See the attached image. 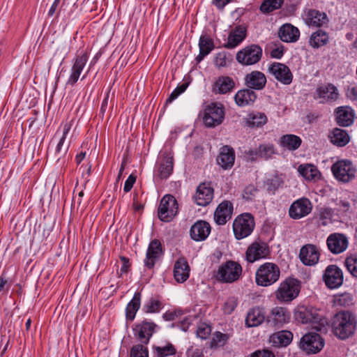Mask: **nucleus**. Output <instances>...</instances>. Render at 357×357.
<instances>
[{
    "instance_id": "f257e3e1",
    "label": "nucleus",
    "mask_w": 357,
    "mask_h": 357,
    "mask_svg": "<svg viewBox=\"0 0 357 357\" xmlns=\"http://www.w3.org/2000/svg\"><path fill=\"white\" fill-rule=\"evenodd\" d=\"M329 326L335 337L340 340H345L355 335L357 317L349 310H341L331 317Z\"/></svg>"
},
{
    "instance_id": "f03ea898",
    "label": "nucleus",
    "mask_w": 357,
    "mask_h": 357,
    "mask_svg": "<svg viewBox=\"0 0 357 357\" xmlns=\"http://www.w3.org/2000/svg\"><path fill=\"white\" fill-rule=\"evenodd\" d=\"M293 317L297 324H318L314 326L317 331H321L322 328L326 330V319L319 314L318 309L311 305L298 304L294 309Z\"/></svg>"
},
{
    "instance_id": "7ed1b4c3",
    "label": "nucleus",
    "mask_w": 357,
    "mask_h": 357,
    "mask_svg": "<svg viewBox=\"0 0 357 357\" xmlns=\"http://www.w3.org/2000/svg\"><path fill=\"white\" fill-rule=\"evenodd\" d=\"M242 275V266L238 261L231 259L222 263L217 270L213 272V278L223 284L236 282L241 278Z\"/></svg>"
},
{
    "instance_id": "20e7f679",
    "label": "nucleus",
    "mask_w": 357,
    "mask_h": 357,
    "mask_svg": "<svg viewBox=\"0 0 357 357\" xmlns=\"http://www.w3.org/2000/svg\"><path fill=\"white\" fill-rule=\"evenodd\" d=\"M301 282L294 277H287L282 281L275 291V297L280 303H290L299 295Z\"/></svg>"
},
{
    "instance_id": "39448f33",
    "label": "nucleus",
    "mask_w": 357,
    "mask_h": 357,
    "mask_svg": "<svg viewBox=\"0 0 357 357\" xmlns=\"http://www.w3.org/2000/svg\"><path fill=\"white\" fill-rule=\"evenodd\" d=\"M280 269L273 262H265L256 271L255 282L258 286L268 287L275 283L280 278Z\"/></svg>"
},
{
    "instance_id": "423d86ee",
    "label": "nucleus",
    "mask_w": 357,
    "mask_h": 357,
    "mask_svg": "<svg viewBox=\"0 0 357 357\" xmlns=\"http://www.w3.org/2000/svg\"><path fill=\"white\" fill-rule=\"evenodd\" d=\"M233 231L237 240H241L250 236L255 227V221L250 213H243L237 215L233 222Z\"/></svg>"
},
{
    "instance_id": "0eeeda50",
    "label": "nucleus",
    "mask_w": 357,
    "mask_h": 357,
    "mask_svg": "<svg viewBox=\"0 0 357 357\" xmlns=\"http://www.w3.org/2000/svg\"><path fill=\"white\" fill-rule=\"evenodd\" d=\"M262 56V47L258 44H250L236 53V59L242 66H252L257 63Z\"/></svg>"
},
{
    "instance_id": "6e6552de",
    "label": "nucleus",
    "mask_w": 357,
    "mask_h": 357,
    "mask_svg": "<svg viewBox=\"0 0 357 357\" xmlns=\"http://www.w3.org/2000/svg\"><path fill=\"white\" fill-rule=\"evenodd\" d=\"M178 210V205L176 198L172 195H166L160 200L158 217L162 222H169L176 215Z\"/></svg>"
},
{
    "instance_id": "1a4fd4ad",
    "label": "nucleus",
    "mask_w": 357,
    "mask_h": 357,
    "mask_svg": "<svg viewBox=\"0 0 357 357\" xmlns=\"http://www.w3.org/2000/svg\"><path fill=\"white\" fill-rule=\"evenodd\" d=\"M225 118V109L222 104L211 102L206 107L202 117L204 126L215 128L220 125Z\"/></svg>"
},
{
    "instance_id": "9d476101",
    "label": "nucleus",
    "mask_w": 357,
    "mask_h": 357,
    "mask_svg": "<svg viewBox=\"0 0 357 357\" xmlns=\"http://www.w3.org/2000/svg\"><path fill=\"white\" fill-rule=\"evenodd\" d=\"M271 253V248L268 243L258 238L248 247L245 254V260L248 263H254L262 259L269 258Z\"/></svg>"
},
{
    "instance_id": "9b49d317",
    "label": "nucleus",
    "mask_w": 357,
    "mask_h": 357,
    "mask_svg": "<svg viewBox=\"0 0 357 357\" xmlns=\"http://www.w3.org/2000/svg\"><path fill=\"white\" fill-rule=\"evenodd\" d=\"M325 344L324 339L319 333H305L300 340L298 346L307 354L319 353Z\"/></svg>"
},
{
    "instance_id": "f8f14e48",
    "label": "nucleus",
    "mask_w": 357,
    "mask_h": 357,
    "mask_svg": "<svg viewBox=\"0 0 357 357\" xmlns=\"http://www.w3.org/2000/svg\"><path fill=\"white\" fill-rule=\"evenodd\" d=\"M291 320V312L286 307L276 306L266 316V324L275 328H282Z\"/></svg>"
},
{
    "instance_id": "ddd939ff",
    "label": "nucleus",
    "mask_w": 357,
    "mask_h": 357,
    "mask_svg": "<svg viewBox=\"0 0 357 357\" xmlns=\"http://www.w3.org/2000/svg\"><path fill=\"white\" fill-rule=\"evenodd\" d=\"M331 170L336 179L344 183H347L355 177L356 169L349 160L335 162Z\"/></svg>"
},
{
    "instance_id": "4468645a",
    "label": "nucleus",
    "mask_w": 357,
    "mask_h": 357,
    "mask_svg": "<svg viewBox=\"0 0 357 357\" xmlns=\"http://www.w3.org/2000/svg\"><path fill=\"white\" fill-rule=\"evenodd\" d=\"M89 57L87 50H84L76 54L73 59V63L71 68L70 76L66 82V85L73 86L78 81L79 76L86 64Z\"/></svg>"
},
{
    "instance_id": "2eb2a0df",
    "label": "nucleus",
    "mask_w": 357,
    "mask_h": 357,
    "mask_svg": "<svg viewBox=\"0 0 357 357\" xmlns=\"http://www.w3.org/2000/svg\"><path fill=\"white\" fill-rule=\"evenodd\" d=\"M158 326L153 321L144 319L132 327L135 337L143 344H148Z\"/></svg>"
},
{
    "instance_id": "dca6fc26",
    "label": "nucleus",
    "mask_w": 357,
    "mask_h": 357,
    "mask_svg": "<svg viewBox=\"0 0 357 357\" xmlns=\"http://www.w3.org/2000/svg\"><path fill=\"white\" fill-rule=\"evenodd\" d=\"M214 197V189L211 182H202L199 183L193 195L195 203L200 206H206L212 201Z\"/></svg>"
},
{
    "instance_id": "f3484780",
    "label": "nucleus",
    "mask_w": 357,
    "mask_h": 357,
    "mask_svg": "<svg viewBox=\"0 0 357 357\" xmlns=\"http://www.w3.org/2000/svg\"><path fill=\"white\" fill-rule=\"evenodd\" d=\"M326 286L329 289H336L343 283L342 271L335 264L328 266L323 275Z\"/></svg>"
},
{
    "instance_id": "a211bd4d",
    "label": "nucleus",
    "mask_w": 357,
    "mask_h": 357,
    "mask_svg": "<svg viewBox=\"0 0 357 357\" xmlns=\"http://www.w3.org/2000/svg\"><path fill=\"white\" fill-rule=\"evenodd\" d=\"M312 209V205L308 198L302 197L294 201L289 207V215L298 220L310 214Z\"/></svg>"
},
{
    "instance_id": "6ab92c4d",
    "label": "nucleus",
    "mask_w": 357,
    "mask_h": 357,
    "mask_svg": "<svg viewBox=\"0 0 357 357\" xmlns=\"http://www.w3.org/2000/svg\"><path fill=\"white\" fill-rule=\"evenodd\" d=\"M326 244L331 252L337 255L347 250L349 241L347 236L344 234L333 233L328 236Z\"/></svg>"
},
{
    "instance_id": "aec40b11",
    "label": "nucleus",
    "mask_w": 357,
    "mask_h": 357,
    "mask_svg": "<svg viewBox=\"0 0 357 357\" xmlns=\"http://www.w3.org/2000/svg\"><path fill=\"white\" fill-rule=\"evenodd\" d=\"M298 257L304 265L312 266L318 263L320 252L315 245L308 243L301 247Z\"/></svg>"
},
{
    "instance_id": "412c9836",
    "label": "nucleus",
    "mask_w": 357,
    "mask_h": 357,
    "mask_svg": "<svg viewBox=\"0 0 357 357\" xmlns=\"http://www.w3.org/2000/svg\"><path fill=\"white\" fill-rule=\"evenodd\" d=\"M268 71L278 81L284 85H289L292 82L293 74L289 68L284 63L274 62L269 66Z\"/></svg>"
},
{
    "instance_id": "4be33fe9",
    "label": "nucleus",
    "mask_w": 357,
    "mask_h": 357,
    "mask_svg": "<svg viewBox=\"0 0 357 357\" xmlns=\"http://www.w3.org/2000/svg\"><path fill=\"white\" fill-rule=\"evenodd\" d=\"M248 36V26L245 24L236 26L229 33L227 42L223 45L227 49H233L239 45Z\"/></svg>"
},
{
    "instance_id": "5701e85b",
    "label": "nucleus",
    "mask_w": 357,
    "mask_h": 357,
    "mask_svg": "<svg viewBox=\"0 0 357 357\" xmlns=\"http://www.w3.org/2000/svg\"><path fill=\"white\" fill-rule=\"evenodd\" d=\"M162 254L163 250L160 241L158 239L152 240L146 251L144 266L149 269L153 268L155 261Z\"/></svg>"
},
{
    "instance_id": "b1692460",
    "label": "nucleus",
    "mask_w": 357,
    "mask_h": 357,
    "mask_svg": "<svg viewBox=\"0 0 357 357\" xmlns=\"http://www.w3.org/2000/svg\"><path fill=\"white\" fill-rule=\"evenodd\" d=\"M233 211L234 206L230 201L224 200L220 203L214 212V220L216 224L225 225L231 218Z\"/></svg>"
},
{
    "instance_id": "393cba45",
    "label": "nucleus",
    "mask_w": 357,
    "mask_h": 357,
    "mask_svg": "<svg viewBox=\"0 0 357 357\" xmlns=\"http://www.w3.org/2000/svg\"><path fill=\"white\" fill-rule=\"evenodd\" d=\"M264 307L255 306L250 308L247 312L245 324L248 328L260 326L266 319Z\"/></svg>"
},
{
    "instance_id": "a878e982",
    "label": "nucleus",
    "mask_w": 357,
    "mask_h": 357,
    "mask_svg": "<svg viewBox=\"0 0 357 357\" xmlns=\"http://www.w3.org/2000/svg\"><path fill=\"white\" fill-rule=\"evenodd\" d=\"M211 231L210 224L206 220H197L190 229V238L195 241L206 240Z\"/></svg>"
},
{
    "instance_id": "bb28decb",
    "label": "nucleus",
    "mask_w": 357,
    "mask_h": 357,
    "mask_svg": "<svg viewBox=\"0 0 357 357\" xmlns=\"http://www.w3.org/2000/svg\"><path fill=\"white\" fill-rule=\"evenodd\" d=\"M245 84L252 90H262L266 86V77L261 71L253 70L245 77Z\"/></svg>"
},
{
    "instance_id": "cd10ccee",
    "label": "nucleus",
    "mask_w": 357,
    "mask_h": 357,
    "mask_svg": "<svg viewBox=\"0 0 357 357\" xmlns=\"http://www.w3.org/2000/svg\"><path fill=\"white\" fill-rule=\"evenodd\" d=\"M190 268L187 259L183 257H179L174 263V278L178 283L185 282L190 277Z\"/></svg>"
},
{
    "instance_id": "c85d7f7f",
    "label": "nucleus",
    "mask_w": 357,
    "mask_h": 357,
    "mask_svg": "<svg viewBox=\"0 0 357 357\" xmlns=\"http://www.w3.org/2000/svg\"><path fill=\"white\" fill-rule=\"evenodd\" d=\"M335 122L341 127H347L354 123V114L349 107H339L334 112Z\"/></svg>"
},
{
    "instance_id": "c756f323",
    "label": "nucleus",
    "mask_w": 357,
    "mask_h": 357,
    "mask_svg": "<svg viewBox=\"0 0 357 357\" xmlns=\"http://www.w3.org/2000/svg\"><path fill=\"white\" fill-rule=\"evenodd\" d=\"M234 160L235 151L234 149L228 145L223 146L217 157L218 164L223 169H227L233 167Z\"/></svg>"
},
{
    "instance_id": "7c9ffc66",
    "label": "nucleus",
    "mask_w": 357,
    "mask_h": 357,
    "mask_svg": "<svg viewBox=\"0 0 357 357\" xmlns=\"http://www.w3.org/2000/svg\"><path fill=\"white\" fill-rule=\"evenodd\" d=\"M198 45L199 53L195 57L197 63H199L215 48L213 40L208 33L201 35Z\"/></svg>"
},
{
    "instance_id": "2f4dec72",
    "label": "nucleus",
    "mask_w": 357,
    "mask_h": 357,
    "mask_svg": "<svg viewBox=\"0 0 357 357\" xmlns=\"http://www.w3.org/2000/svg\"><path fill=\"white\" fill-rule=\"evenodd\" d=\"M278 36L280 39L284 43H295L299 39L300 31L291 24L287 23L280 26Z\"/></svg>"
},
{
    "instance_id": "473e14b6",
    "label": "nucleus",
    "mask_w": 357,
    "mask_h": 357,
    "mask_svg": "<svg viewBox=\"0 0 357 357\" xmlns=\"http://www.w3.org/2000/svg\"><path fill=\"white\" fill-rule=\"evenodd\" d=\"M235 87V82L229 76H220L213 86V92L215 94H225L231 91Z\"/></svg>"
},
{
    "instance_id": "72a5a7b5",
    "label": "nucleus",
    "mask_w": 357,
    "mask_h": 357,
    "mask_svg": "<svg viewBox=\"0 0 357 357\" xmlns=\"http://www.w3.org/2000/svg\"><path fill=\"white\" fill-rule=\"evenodd\" d=\"M256 93L250 88L239 90L234 96L236 104L239 107L252 105L257 99Z\"/></svg>"
},
{
    "instance_id": "f704fd0d",
    "label": "nucleus",
    "mask_w": 357,
    "mask_h": 357,
    "mask_svg": "<svg viewBox=\"0 0 357 357\" xmlns=\"http://www.w3.org/2000/svg\"><path fill=\"white\" fill-rule=\"evenodd\" d=\"M302 144L301 138L294 134H286L280 137L279 139L280 146L284 150L294 151L297 150Z\"/></svg>"
},
{
    "instance_id": "c9c22d12",
    "label": "nucleus",
    "mask_w": 357,
    "mask_h": 357,
    "mask_svg": "<svg viewBox=\"0 0 357 357\" xmlns=\"http://www.w3.org/2000/svg\"><path fill=\"white\" fill-rule=\"evenodd\" d=\"M174 158L168 153H164L158 166V176L161 179H167L172 173Z\"/></svg>"
},
{
    "instance_id": "e433bc0d",
    "label": "nucleus",
    "mask_w": 357,
    "mask_h": 357,
    "mask_svg": "<svg viewBox=\"0 0 357 357\" xmlns=\"http://www.w3.org/2000/svg\"><path fill=\"white\" fill-rule=\"evenodd\" d=\"M328 137L331 142L338 147L345 146L350 141L347 131L338 128H333Z\"/></svg>"
},
{
    "instance_id": "4c0bfd02",
    "label": "nucleus",
    "mask_w": 357,
    "mask_h": 357,
    "mask_svg": "<svg viewBox=\"0 0 357 357\" xmlns=\"http://www.w3.org/2000/svg\"><path fill=\"white\" fill-rule=\"evenodd\" d=\"M142 294L136 291L132 299L127 304L126 307V319L127 322L131 323L135 318L136 314L141 305Z\"/></svg>"
},
{
    "instance_id": "58836bf2",
    "label": "nucleus",
    "mask_w": 357,
    "mask_h": 357,
    "mask_svg": "<svg viewBox=\"0 0 357 357\" xmlns=\"http://www.w3.org/2000/svg\"><path fill=\"white\" fill-rule=\"evenodd\" d=\"M293 340V333L289 331H280L270 337V342L276 347H285Z\"/></svg>"
},
{
    "instance_id": "ea45409f",
    "label": "nucleus",
    "mask_w": 357,
    "mask_h": 357,
    "mask_svg": "<svg viewBox=\"0 0 357 357\" xmlns=\"http://www.w3.org/2000/svg\"><path fill=\"white\" fill-rule=\"evenodd\" d=\"M318 98L324 99L326 101H334L338 98L337 88L331 83L326 85L319 86L316 89Z\"/></svg>"
},
{
    "instance_id": "a19ab883",
    "label": "nucleus",
    "mask_w": 357,
    "mask_h": 357,
    "mask_svg": "<svg viewBox=\"0 0 357 357\" xmlns=\"http://www.w3.org/2000/svg\"><path fill=\"white\" fill-rule=\"evenodd\" d=\"M327 22L326 14L318 10L310 9L306 14V22L310 25L320 27Z\"/></svg>"
},
{
    "instance_id": "79ce46f5",
    "label": "nucleus",
    "mask_w": 357,
    "mask_h": 357,
    "mask_svg": "<svg viewBox=\"0 0 357 357\" xmlns=\"http://www.w3.org/2000/svg\"><path fill=\"white\" fill-rule=\"evenodd\" d=\"M268 121L266 115L262 112L249 113L245 119V125L250 128H258L262 127Z\"/></svg>"
},
{
    "instance_id": "37998d69",
    "label": "nucleus",
    "mask_w": 357,
    "mask_h": 357,
    "mask_svg": "<svg viewBox=\"0 0 357 357\" xmlns=\"http://www.w3.org/2000/svg\"><path fill=\"white\" fill-rule=\"evenodd\" d=\"M328 42L329 35L326 31L322 29H318L313 32L309 40L310 45L314 49L324 46L327 45Z\"/></svg>"
},
{
    "instance_id": "c03bdc74",
    "label": "nucleus",
    "mask_w": 357,
    "mask_h": 357,
    "mask_svg": "<svg viewBox=\"0 0 357 357\" xmlns=\"http://www.w3.org/2000/svg\"><path fill=\"white\" fill-rule=\"evenodd\" d=\"M298 171L303 177L308 181L316 180L320 176L319 171L312 165H301Z\"/></svg>"
},
{
    "instance_id": "a18cd8bd",
    "label": "nucleus",
    "mask_w": 357,
    "mask_h": 357,
    "mask_svg": "<svg viewBox=\"0 0 357 357\" xmlns=\"http://www.w3.org/2000/svg\"><path fill=\"white\" fill-rule=\"evenodd\" d=\"M163 307L159 296H151L144 305L143 310L146 313H158Z\"/></svg>"
},
{
    "instance_id": "49530a36",
    "label": "nucleus",
    "mask_w": 357,
    "mask_h": 357,
    "mask_svg": "<svg viewBox=\"0 0 357 357\" xmlns=\"http://www.w3.org/2000/svg\"><path fill=\"white\" fill-rule=\"evenodd\" d=\"M230 338L228 333H222L220 331H215L210 341L209 347L211 349H215L219 347H223L226 345Z\"/></svg>"
},
{
    "instance_id": "de8ad7c7",
    "label": "nucleus",
    "mask_w": 357,
    "mask_h": 357,
    "mask_svg": "<svg viewBox=\"0 0 357 357\" xmlns=\"http://www.w3.org/2000/svg\"><path fill=\"white\" fill-rule=\"evenodd\" d=\"M152 349L155 357H167L176 353V349L171 342H167L163 347L153 345Z\"/></svg>"
},
{
    "instance_id": "09e8293b",
    "label": "nucleus",
    "mask_w": 357,
    "mask_h": 357,
    "mask_svg": "<svg viewBox=\"0 0 357 357\" xmlns=\"http://www.w3.org/2000/svg\"><path fill=\"white\" fill-rule=\"evenodd\" d=\"M259 158L265 160H270L274 155L278 154L275 145L272 143L261 144L258 146Z\"/></svg>"
},
{
    "instance_id": "8fccbe9b",
    "label": "nucleus",
    "mask_w": 357,
    "mask_h": 357,
    "mask_svg": "<svg viewBox=\"0 0 357 357\" xmlns=\"http://www.w3.org/2000/svg\"><path fill=\"white\" fill-rule=\"evenodd\" d=\"M284 0H264L260 5L259 10L264 14H269L282 8Z\"/></svg>"
},
{
    "instance_id": "3c124183",
    "label": "nucleus",
    "mask_w": 357,
    "mask_h": 357,
    "mask_svg": "<svg viewBox=\"0 0 357 357\" xmlns=\"http://www.w3.org/2000/svg\"><path fill=\"white\" fill-rule=\"evenodd\" d=\"M265 183L267 187V190L272 194H275V192L282 186L284 181L280 176L274 175L268 178Z\"/></svg>"
},
{
    "instance_id": "603ef678",
    "label": "nucleus",
    "mask_w": 357,
    "mask_h": 357,
    "mask_svg": "<svg viewBox=\"0 0 357 357\" xmlns=\"http://www.w3.org/2000/svg\"><path fill=\"white\" fill-rule=\"evenodd\" d=\"M344 264L352 276L357 278V255L354 254L347 257Z\"/></svg>"
},
{
    "instance_id": "864d4df0",
    "label": "nucleus",
    "mask_w": 357,
    "mask_h": 357,
    "mask_svg": "<svg viewBox=\"0 0 357 357\" xmlns=\"http://www.w3.org/2000/svg\"><path fill=\"white\" fill-rule=\"evenodd\" d=\"M188 86V83H183L176 86V88L171 93L169 96L167 98L165 101V104L164 106V109L167 107V105L172 102L175 99L178 98L181 93H183Z\"/></svg>"
},
{
    "instance_id": "5fc2aeb1",
    "label": "nucleus",
    "mask_w": 357,
    "mask_h": 357,
    "mask_svg": "<svg viewBox=\"0 0 357 357\" xmlns=\"http://www.w3.org/2000/svg\"><path fill=\"white\" fill-rule=\"evenodd\" d=\"M130 357H149L148 348L143 344L133 345L130 349Z\"/></svg>"
},
{
    "instance_id": "6e6d98bb",
    "label": "nucleus",
    "mask_w": 357,
    "mask_h": 357,
    "mask_svg": "<svg viewBox=\"0 0 357 357\" xmlns=\"http://www.w3.org/2000/svg\"><path fill=\"white\" fill-rule=\"evenodd\" d=\"M259 192V189L252 184L247 185L243 192V198L246 201L254 200L256 194Z\"/></svg>"
},
{
    "instance_id": "4d7b16f0",
    "label": "nucleus",
    "mask_w": 357,
    "mask_h": 357,
    "mask_svg": "<svg viewBox=\"0 0 357 357\" xmlns=\"http://www.w3.org/2000/svg\"><path fill=\"white\" fill-rule=\"evenodd\" d=\"M211 333V327L210 325L206 324V323H200L197 329V335L203 339L205 340L208 337Z\"/></svg>"
},
{
    "instance_id": "13d9d810",
    "label": "nucleus",
    "mask_w": 357,
    "mask_h": 357,
    "mask_svg": "<svg viewBox=\"0 0 357 357\" xmlns=\"http://www.w3.org/2000/svg\"><path fill=\"white\" fill-rule=\"evenodd\" d=\"M231 57V55L226 52H220L216 54L215 57V64L219 68L225 67L227 63L228 57Z\"/></svg>"
},
{
    "instance_id": "bf43d9fd",
    "label": "nucleus",
    "mask_w": 357,
    "mask_h": 357,
    "mask_svg": "<svg viewBox=\"0 0 357 357\" xmlns=\"http://www.w3.org/2000/svg\"><path fill=\"white\" fill-rule=\"evenodd\" d=\"M238 302L234 298H229L224 303L222 310L225 314H231L237 307Z\"/></svg>"
},
{
    "instance_id": "052dcab7",
    "label": "nucleus",
    "mask_w": 357,
    "mask_h": 357,
    "mask_svg": "<svg viewBox=\"0 0 357 357\" xmlns=\"http://www.w3.org/2000/svg\"><path fill=\"white\" fill-rule=\"evenodd\" d=\"M61 0H54L53 3L52 4L49 11H48V16L52 17L54 14L56 15V17H59L61 14L62 8L64 5L65 0L63 1L62 4L60 6Z\"/></svg>"
},
{
    "instance_id": "680f3d73",
    "label": "nucleus",
    "mask_w": 357,
    "mask_h": 357,
    "mask_svg": "<svg viewBox=\"0 0 357 357\" xmlns=\"http://www.w3.org/2000/svg\"><path fill=\"white\" fill-rule=\"evenodd\" d=\"M353 298L349 294H343L340 295L335 299V303L341 306H349L352 304Z\"/></svg>"
},
{
    "instance_id": "e2e57ef3",
    "label": "nucleus",
    "mask_w": 357,
    "mask_h": 357,
    "mask_svg": "<svg viewBox=\"0 0 357 357\" xmlns=\"http://www.w3.org/2000/svg\"><path fill=\"white\" fill-rule=\"evenodd\" d=\"M132 208L135 212L142 211L144 208V203L139 201V195L137 192H134L132 199Z\"/></svg>"
},
{
    "instance_id": "0e129e2a",
    "label": "nucleus",
    "mask_w": 357,
    "mask_h": 357,
    "mask_svg": "<svg viewBox=\"0 0 357 357\" xmlns=\"http://www.w3.org/2000/svg\"><path fill=\"white\" fill-rule=\"evenodd\" d=\"M182 314L181 310H175L173 311L168 310L162 314V318L165 321H173L177 317Z\"/></svg>"
},
{
    "instance_id": "69168bd1",
    "label": "nucleus",
    "mask_w": 357,
    "mask_h": 357,
    "mask_svg": "<svg viewBox=\"0 0 357 357\" xmlns=\"http://www.w3.org/2000/svg\"><path fill=\"white\" fill-rule=\"evenodd\" d=\"M136 179L137 176H135L134 174H130L124 184L123 190L125 192H128L131 190V189L133 187V185L136 182Z\"/></svg>"
},
{
    "instance_id": "338daca9",
    "label": "nucleus",
    "mask_w": 357,
    "mask_h": 357,
    "mask_svg": "<svg viewBox=\"0 0 357 357\" xmlns=\"http://www.w3.org/2000/svg\"><path fill=\"white\" fill-rule=\"evenodd\" d=\"M250 357H275V354L268 349H259L252 352Z\"/></svg>"
},
{
    "instance_id": "774afa93",
    "label": "nucleus",
    "mask_w": 357,
    "mask_h": 357,
    "mask_svg": "<svg viewBox=\"0 0 357 357\" xmlns=\"http://www.w3.org/2000/svg\"><path fill=\"white\" fill-rule=\"evenodd\" d=\"M119 259L122 262V266L121 267V273H127L130 270L131 264L130 262L129 258L125 256H120Z\"/></svg>"
}]
</instances>
